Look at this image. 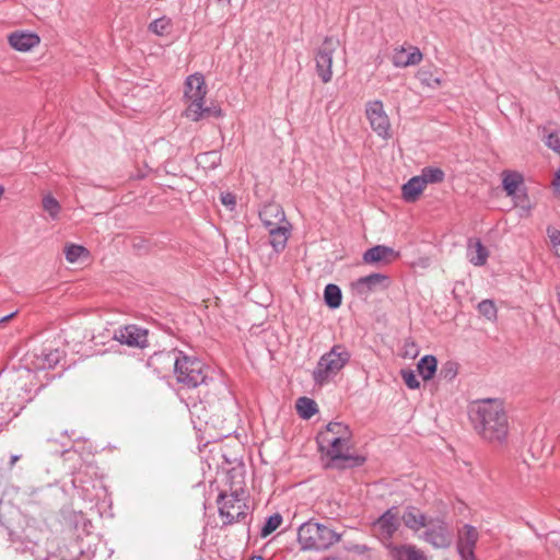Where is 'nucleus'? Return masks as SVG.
<instances>
[{"mask_svg":"<svg viewBox=\"0 0 560 560\" xmlns=\"http://www.w3.org/2000/svg\"><path fill=\"white\" fill-rule=\"evenodd\" d=\"M469 420L476 433L490 443L502 444L509 434V419L499 399L476 401L469 409Z\"/></svg>","mask_w":560,"mask_h":560,"instance_id":"nucleus-1","label":"nucleus"},{"mask_svg":"<svg viewBox=\"0 0 560 560\" xmlns=\"http://www.w3.org/2000/svg\"><path fill=\"white\" fill-rule=\"evenodd\" d=\"M352 436H329V433H318L316 443L319 452L328 458L325 468L346 470L365 464L366 456L351 454L350 442Z\"/></svg>","mask_w":560,"mask_h":560,"instance_id":"nucleus-2","label":"nucleus"},{"mask_svg":"<svg viewBox=\"0 0 560 560\" xmlns=\"http://www.w3.org/2000/svg\"><path fill=\"white\" fill-rule=\"evenodd\" d=\"M350 360L351 352L343 343L334 345L318 359L312 371L314 384L318 387L327 385L349 364Z\"/></svg>","mask_w":560,"mask_h":560,"instance_id":"nucleus-3","label":"nucleus"},{"mask_svg":"<svg viewBox=\"0 0 560 560\" xmlns=\"http://www.w3.org/2000/svg\"><path fill=\"white\" fill-rule=\"evenodd\" d=\"M206 371L207 368L201 360L179 351L174 370L177 383L187 388L208 387L209 385L221 386L220 382L208 377Z\"/></svg>","mask_w":560,"mask_h":560,"instance_id":"nucleus-4","label":"nucleus"},{"mask_svg":"<svg viewBox=\"0 0 560 560\" xmlns=\"http://www.w3.org/2000/svg\"><path fill=\"white\" fill-rule=\"evenodd\" d=\"M340 539L341 534L312 520L304 522L298 530V542L302 550L324 551Z\"/></svg>","mask_w":560,"mask_h":560,"instance_id":"nucleus-5","label":"nucleus"},{"mask_svg":"<svg viewBox=\"0 0 560 560\" xmlns=\"http://www.w3.org/2000/svg\"><path fill=\"white\" fill-rule=\"evenodd\" d=\"M217 504L219 515L223 518L222 526L245 522L248 516V513L246 512L247 505L240 498L237 489L232 491L230 494L221 491L218 495Z\"/></svg>","mask_w":560,"mask_h":560,"instance_id":"nucleus-6","label":"nucleus"},{"mask_svg":"<svg viewBox=\"0 0 560 560\" xmlns=\"http://www.w3.org/2000/svg\"><path fill=\"white\" fill-rule=\"evenodd\" d=\"M365 116L372 130L383 140L392 138L390 120L380 100L370 101L365 105Z\"/></svg>","mask_w":560,"mask_h":560,"instance_id":"nucleus-7","label":"nucleus"},{"mask_svg":"<svg viewBox=\"0 0 560 560\" xmlns=\"http://www.w3.org/2000/svg\"><path fill=\"white\" fill-rule=\"evenodd\" d=\"M339 45V40L331 36H326L322 46L315 55L316 72L323 83H328L332 78L334 52Z\"/></svg>","mask_w":560,"mask_h":560,"instance_id":"nucleus-8","label":"nucleus"},{"mask_svg":"<svg viewBox=\"0 0 560 560\" xmlns=\"http://www.w3.org/2000/svg\"><path fill=\"white\" fill-rule=\"evenodd\" d=\"M399 526V510L397 506H390L372 523V530L385 546V542H393L392 539Z\"/></svg>","mask_w":560,"mask_h":560,"instance_id":"nucleus-9","label":"nucleus"},{"mask_svg":"<svg viewBox=\"0 0 560 560\" xmlns=\"http://www.w3.org/2000/svg\"><path fill=\"white\" fill-rule=\"evenodd\" d=\"M425 527L421 536L424 541L438 549L451 546L453 536L446 522L441 518H430Z\"/></svg>","mask_w":560,"mask_h":560,"instance_id":"nucleus-10","label":"nucleus"},{"mask_svg":"<svg viewBox=\"0 0 560 560\" xmlns=\"http://www.w3.org/2000/svg\"><path fill=\"white\" fill-rule=\"evenodd\" d=\"M148 334V329L129 324L119 327L114 334V339L128 347L144 349L149 346Z\"/></svg>","mask_w":560,"mask_h":560,"instance_id":"nucleus-11","label":"nucleus"},{"mask_svg":"<svg viewBox=\"0 0 560 560\" xmlns=\"http://www.w3.org/2000/svg\"><path fill=\"white\" fill-rule=\"evenodd\" d=\"M178 353L179 350L176 349L156 351L148 358L147 366L151 369L158 377L163 378L171 370H175Z\"/></svg>","mask_w":560,"mask_h":560,"instance_id":"nucleus-12","label":"nucleus"},{"mask_svg":"<svg viewBox=\"0 0 560 560\" xmlns=\"http://www.w3.org/2000/svg\"><path fill=\"white\" fill-rule=\"evenodd\" d=\"M385 549L390 560H428L425 553L411 544L385 542Z\"/></svg>","mask_w":560,"mask_h":560,"instance_id":"nucleus-13","label":"nucleus"},{"mask_svg":"<svg viewBox=\"0 0 560 560\" xmlns=\"http://www.w3.org/2000/svg\"><path fill=\"white\" fill-rule=\"evenodd\" d=\"M377 287H388V277L386 275L374 272L361 277L351 283L352 291L359 296L369 295Z\"/></svg>","mask_w":560,"mask_h":560,"instance_id":"nucleus-14","label":"nucleus"},{"mask_svg":"<svg viewBox=\"0 0 560 560\" xmlns=\"http://www.w3.org/2000/svg\"><path fill=\"white\" fill-rule=\"evenodd\" d=\"M523 184V176L517 172H504L502 187L509 197H512L517 205L523 208L527 207V195L518 190Z\"/></svg>","mask_w":560,"mask_h":560,"instance_id":"nucleus-15","label":"nucleus"},{"mask_svg":"<svg viewBox=\"0 0 560 560\" xmlns=\"http://www.w3.org/2000/svg\"><path fill=\"white\" fill-rule=\"evenodd\" d=\"M398 257L399 253L395 252L394 248L386 245H375L363 253L362 260L370 265H387Z\"/></svg>","mask_w":560,"mask_h":560,"instance_id":"nucleus-16","label":"nucleus"},{"mask_svg":"<svg viewBox=\"0 0 560 560\" xmlns=\"http://www.w3.org/2000/svg\"><path fill=\"white\" fill-rule=\"evenodd\" d=\"M423 59L421 50L416 46H410V51L402 46L393 51L392 62L396 68H406L419 65Z\"/></svg>","mask_w":560,"mask_h":560,"instance_id":"nucleus-17","label":"nucleus"},{"mask_svg":"<svg viewBox=\"0 0 560 560\" xmlns=\"http://www.w3.org/2000/svg\"><path fill=\"white\" fill-rule=\"evenodd\" d=\"M206 94L207 86L201 73L196 72L186 79L185 96L190 100V103L205 101Z\"/></svg>","mask_w":560,"mask_h":560,"instance_id":"nucleus-18","label":"nucleus"},{"mask_svg":"<svg viewBox=\"0 0 560 560\" xmlns=\"http://www.w3.org/2000/svg\"><path fill=\"white\" fill-rule=\"evenodd\" d=\"M186 116L192 121H199L209 117L220 118L223 116V112L220 106H205V101H201L197 103H190L186 109Z\"/></svg>","mask_w":560,"mask_h":560,"instance_id":"nucleus-19","label":"nucleus"},{"mask_svg":"<svg viewBox=\"0 0 560 560\" xmlns=\"http://www.w3.org/2000/svg\"><path fill=\"white\" fill-rule=\"evenodd\" d=\"M8 42L18 51H28L37 46L40 39L35 33L16 31L8 36Z\"/></svg>","mask_w":560,"mask_h":560,"instance_id":"nucleus-20","label":"nucleus"},{"mask_svg":"<svg viewBox=\"0 0 560 560\" xmlns=\"http://www.w3.org/2000/svg\"><path fill=\"white\" fill-rule=\"evenodd\" d=\"M259 219L266 229L280 226L285 222V214L282 207L278 203H268L259 211Z\"/></svg>","mask_w":560,"mask_h":560,"instance_id":"nucleus-21","label":"nucleus"},{"mask_svg":"<svg viewBox=\"0 0 560 560\" xmlns=\"http://www.w3.org/2000/svg\"><path fill=\"white\" fill-rule=\"evenodd\" d=\"M401 521L406 527L413 532H418L422 527L427 526V523L429 522L427 516L412 505L406 508L401 516Z\"/></svg>","mask_w":560,"mask_h":560,"instance_id":"nucleus-22","label":"nucleus"},{"mask_svg":"<svg viewBox=\"0 0 560 560\" xmlns=\"http://www.w3.org/2000/svg\"><path fill=\"white\" fill-rule=\"evenodd\" d=\"M425 185L420 176L411 177L401 187V196L406 202H415L421 196Z\"/></svg>","mask_w":560,"mask_h":560,"instance_id":"nucleus-23","label":"nucleus"},{"mask_svg":"<svg viewBox=\"0 0 560 560\" xmlns=\"http://www.w3.org/2000/svg\"><path fill=\"white\" fill-rule=\"evenodd\" d=\"M267 230L270 235V245L272 246L275 252H282L287 246L288 238L290 235V229L287 228L285 225H280Z\"/></svg>","mask_w":560,"mask_h":560,"instance_id":"nucleus-24","label":"nucleus"},{"mask_svg":"<svg viewBox=\"0 0 560 560\" xmlns=\"http://www.w3.org/2000/svg\"><path fill=\"white\" fill-rule=\"evenodd\" d=\"M467 256L470 264L480 267L487 262L489 252L480 240H476L474 243L469 242Z\"/></svg>","mask_w":560,"mask_h":560,"instance_id":"nucleus-25","label":"nucleus"},{"mask_svg":"<svg viewBox=\"0 0 560 560\" xmlns=\"http://www.w3.org/2000/svg\"><path fill=\"white\" fill-rule=\"evenodd\" d=\"M417 369L424 381H430L436 373L438 360L432 354H425L418 361Z\"/></svg>","mask_w":560,"mask_h":560,"instance_id":"nucleus-26","label":"nucleus"},{"mask_svg":"<svg viewBox=\"0 0 560 560\" xmlns=\"http://www.w3.org/2000/svg\"><path fill=\"white\" fill-rule=\"evenodd\" d=\"M324 302L331 310L340 307L342 303L341 289L334 283L327 284L324 289Z\"/></svg>","mask_w":560,"mask_h":560,"instance_id":"nucleus-27","label":"nucleus"},{"mask_svg":"<svg viewBox=\"0 0 560 560\" xmlns=\"http://www.w3.org/2000/svg\"><path fill=\"white\" fill-rule=\"evenodd\" d=\"M296 411L302 419L308 420L317 413L318 407L315 400L308 397H300L296 400Z\"/></svg>","mask_w":560,"mask_h":560,"instance_id":"nucleus-28","label":"nucleus"},{"mask_svg":"<svg viewBox=\"0 0 560 560\" xmlns=\"http://www.w3.org/2000/svg\"><path fill=\"white\" fill-rule=\"evenodd\" d=\"M419 176L427 186L428 184L442 183L445 178V173L440 167L427 166L422 168Z\"/></svg>","mask_w":560,"mask_h":560,"instance_id":"nucleus-29","label":"nucleus"},{"mask_svg":"<svg viewBox=\"0 0 560 560\" xmlns=\"http://www.w3.org/2000/svg\"><path fill=\"white\" fill-rule=\"evenodd\" d=\"M283 517L280 513L269 515L260 528V537L266 538L271 535L282 524Z\"/></svg>","mask_w":560,"mask_h":560,"instance_id":"nucleus-30","label":"nucleus"},{"mask_svg":"<svg viewBox=\"0 0 560 560\" xmlns=\"http://www.w3.org/2000/svg\"><path fill=\"white\" fill-rule=\"evenodd\" d=\"M199 164H203L209 170H214L221 164V154L218 151H208L200 153L197 158Z\"/></svg>","mask_w":560,"mask_h":560,"instance_id":"nucleus-31","label":"nucleus"},{"mask_svg":"<svg viewBox=\"0 0 560 560\" xmlns=\"http://www.w3.org/2000/svg\"><path fill=\"white\" fill-rule=\"evenodd\" d=\"M417 78L422 85L431 89H436L442 84V79L436 77L434 72L429 69H420L417 73Z\"/></svg>","mask_w":560,"mask_h":560,"instance_id":"nucleus-32","label":"nucleus"},{"mask_svg":"<svg viewBox=\"0 0 560 560\" xmlns=\"http://www.w3.org/2000/svg\"><path fill=\"white\" fill-rule=\"evenodd\" d=\"M61 359V352L58 349L49 350L48 352H43L38 360L40 361L42 369H54Z\"/></svg>","mask_w":560,"mask_h":560,"instance_id":"nucleus-33","label":"nucleus"},{"mask_svg":"<svg viewBox=\"0 0 560 560\" xmlns=\"http://www.w3.org/2000/svg\"><path fill=\"white\" fill-rule=\"evenodd\" d=\"M478 540V532L477 529L466 524L464 526V534L459 536L457 545L468 546V547H476Z\"/></svg>","mask_w":560,"mask_h":560,"instance_id":"nucleus-34","label":"nucleus"},{"mask_svg":"<svg viewBox=\"0 0 560 560\" xmlns=\"http://www.w3.org/2000/svg\"><path fill=\"white\" fill-rule=\"evenodd\" d=\"M319 433H329V436H352V432L349 427L342 422H329L325 430Z\"/></svg>","mask_w":560,"mask_h":560,"instance_id":"nucleus-35","label":"nucleus"},{"mask_svg":"<svg viewBox=\"0 0 560 560\" xmlns=\"http://www.w3.org/2000/svg\"><path fill=\"white\" fill-rule=\"evenodd\" d=\"M458 374V364L455 361L448 360L442 364L439 377L446 382L453 381Z\"/></svg>","mask_w":560,"mask_h":560,"instance_id":"nucleus-36","label":"nucleus"},{"mask_svg":"<svg viewBox=\"0 0 560 560\" xmlns=\"http://www.w3.org/2000/svg\"><path fill=\"white\" fill-rule=\"evenodd\" d=\"M43 208L46 212H48L52 220L58 218L61 210L59 201L51 195H46L43 198Z\"/></svg>","mask_w":560,"mask_h":560,"instance_id":"nucleus-37","label":"nucleus"},{"mask_svg":"<svg viewBox=\"0 0 560 560\" xmlns=\"http://www.w3.org/2000/svg\"><path fill=\"white\" fill-rule=\"evenodd\" d=\"M66 259L69 262H77L82 255H89V250L82 245L70 244L65 249Z\"/></svg>","mask_w":560,"mask_h":560,"instance_id":"nucleus-38","label":"nucleus"},{"mask_svg":"<svg viewBox=\"0 0 560 560\" xmlns=\"http://www.w3.org/2000/svg\"><path fill=\"white\" fill-rule=\"evenodd\" d=\"M477 307L479 313L487 319H497V307L492 300H482Z\"/></svg>","mask_w":560,"mask_h":560,"instance_id":"nucleus-39","label":"nucleus"},{"mask_svg":"<svg viewBox=\"0 0 560 560\" xmlns=\"http://www.w3.org/2000/svg\"><path fill=\"white\" fill-rule=\"evenodd\" d=\"M170 26H171V20L167 19L166 16H162V18L153 20L149 25V30L152 33L161 36L167 32Z\"/></svg>","mask_w":560,"mask_h":560,"instance_id":"nucleus-40","label":"nucleus"},{"mask_svg":"<svg viewBox=\"0 0 560 560\" xmlns=\"http://www.w3.org/2000/svg\"><path fill=\"white\" fill-rule=\"evenodd\" d=\"M400 374L408 388L418 389L420 387V382L412 370H401Z\"/></svg>","mask_w":560,"mask_h":560,"instance_id":"nucleus-41","label":"nucleus"},{"mask_svg":"<svg viewBox=\"0 0 560 560\" xmlns=\"http://www.w3.org/2000/svg\"><path fill=\"white\" fill-rule=\"evenodd\" d=\"M220 201L223 206H225L230 210H234L236 207V197L233 192L225 191L221 192Z\"/></svg>","mask_w":560,"mask_h":560,"instance_id":"nucleus-42","label":"nucleus"},{"mask_svg":"<svg viewBox=\"0 0 560 560\" xmlns=\"http://www.w3.org/2000/svg\"><path fill=\"white\" fill-rule=\"evenodd\" d=\"M457 552L462 560H477L475 556V547L457 545Z\"/></svg>","mask_w":560,"mask_h":560,"instance_id":"nucleus-43","label":"nucleus"},{"mask_svg":"<svg viewBox=\"0 0 560 560\" xmlns=\"http://www.w3.org/2000/svg\"><path fill=\"white\" fill-rule=\"evenodd\" d=\"M547 145L560 155V136L558 133H550L547 137Z\"/></svg>","mask_w":560,"mask_h":560,"instance_id":"nucleus-44","label":"nucleus"},{"mask_svg":"<svg viewBox=\"0 0 560 560\" xmlns=\"http://www.w3.org/2000/svg\"><path fill=\"white\" fill-rule=\"evenodd\" d=\"M547 234L553 249L556 246H558V244H560V231L555 228L548 226Z\"/></svg>","mask_w":560,"mask_h":560,"instance_id":"nucleus-45","label":"nucleus"},{"mask_svg":"<svg viewBox=\"0 0 560 560\" xmlns=\"http://www.w3.org/2000/svg\"><path fill=\"white\" fill-rule=\"evenodd\" d=\"M44 560H68L66 556L63 555V551L61 548L58 549V552L49 553Z\"/></svg>","mask_w":560,"mask_h":560,"instance_id":"nucleus-46","label":"nucleus"},{"mask_svg":"<svg viewBox=\"0 0 560 560\" xmlns=\"http://www.w3.org/2000/svg\"><path fill=\"white\" fill-rule=\"evenodd\" d=\"M352 550H353L354 552L359 553V555H363V553H365V552L370 551V550H371V548H370V547H368L366 545H354V546L352 547Z\"/></svg>","mask_w":560,"mask_h":560,"instance_id":"nucleus-47","label":"nucleus"},{"mask_svg":"<svg viewBox=\"0 0 560 560\" xmlns=\"http://www.w3.org/2000/svg\"><path fill=\"white\" fill-rule=\"evenodd\" d=\"M18 314V311L11 312L10 314L0 317V325H3L8 323L10 319H12Z\"/></svg>","mask_w":560,"mask_h":560,"instance_id":"nucleus-48","label":"nucleus"},{"mask_svg":"<svg viewBox=\"0 0 560 560\" xmlns=\"http://www.w3.org/2000/svg\"><path fill=\"white\" fill-rule=\"evenodd\" d=\"M553 185H555L556 189L560 192V171L556 175Z\"/></svg>","mask_w":560,"mask_h":560,"instance_id":"nucleus-49","label":"nucleus"},{"mask_svg":"<svg viewBox=\"0 0 560 560\" xmlns=\"http://www.w3.org/2000/svg\"><path fill=\"white\" fill-rule=\"evenodd\" d=\"M20 459L19 455H12L10 458V466H13Z\"/></svg>","mask_w":560,"mask_h":560,"instance_id":"nucleus-50","label":"nucleus"},{"mask_svg":"<svg viewBox=\"0 0 560 560\" xmlns=\"http://www.w3.org/2000/svg\"><path fill=\"white\" fill-rule=\"evenodd\" d=\"M555 255L560 258V243L553 248Z\"/></svg>","mask_w":560,"mask_h":560,"instance_id":"nucleus-51","label":"nucleus"},{"mask_svg":"<svg viewBox=\"0 0 560 560\" xmlns=\"http://www.w3.org/2000/svg\"><path fill=\"white\" fill-rule=\"evenodd\" d=\"M324 560H342L340 557H327Z\"/></svg>","mask_w":560,"mask_h":560,"instance_id":"nucleus-52","label":"nucleus"},{"mask_svg":"<svg viewBox=\"0 0 560 560\" xmlns=\"http://www.w3.org/2000/svg\"><path fill=\"white\" fill-rule=\"evenodd\" d=\"M249 560H264L260 556H253Z\"/></svg>","mask_w":560,"mask_h":560,"instance_id":"nucleus-53","label":"nucleus"},{"mask_svg":"<svg viewBox=\"0 0 560 560\" xmlns=\"http://www.w3.org/2000/svg\"><path fill=\"white\" fill-rule=\"evenodd\" d=\"M208 394H209L208 390L203 392V396H205L207 402H209Z\"/></svg>","mask_w":560,"mask_h":560,"instance_id":"nucleus-54","label":"nucleus"},{"mask_svg":"<svg viewBox=\"0 0 560 560\" xmlns=\"http://www.w3.org/2000/svg\"><path fill=\"white\" fill-rule=\"evenodd\" d=\"M557 296H558V301L560 303V287L557 289Z\"/></svg>","mask_w":560,"mask_h":560,"instance_id":"nucleus-55","label":"nucleus"}]
</instances>
